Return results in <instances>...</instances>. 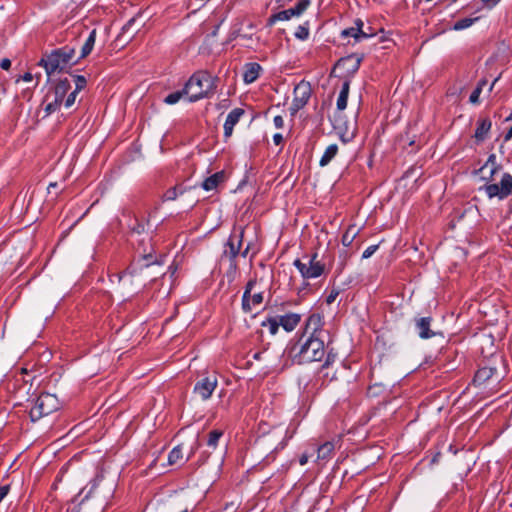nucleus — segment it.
<instances>
[{
	"mask_svg": "<svg viewBox=\"0 0 512 512\" xmlns=\"http://www.w3.org/2000/svg\"><path fill=\"white\" fill-rule=\"evenodd\" d=\"M324 355V342L320 338L311 335L303 344H301L298 353L295 354V359L299 364H303L321 361Z\"/></svg>",
	"mask_w": 512,
	"mask_h": 512,
	"instance_id": "3",
	"label": "nucleus"
},
{
	"mask_svg": "<svg viewBox=\"0 0 512 512\" xmlns=\"http://www.w3.org/2000/svg\"><path fill=\"white\" fill-rule=\"evenodd\" d=\"M96 487V483H93L92 484V487L91 489L89 490L88 494L85 496V498H88L89 494L91 493L92 489H94Z\"/></svg>",
	"mask_w": 512,
	"mask_h": 512,
	"instance_id": "55",
	"label": "nucleus"
},
{
	"mask_svg": "<svg viewBox=\"0 0 512 512\" xmlns=\"http://www.w3.org/2000/svg\"><path fill=\"white\" fill-rule=\"evenodd\" d=\"M364 32H365V33H373V32L371 31V28H370V27H369V30H366V31H364Z\"/></svg>",
	"mask_w": 512,
	"mask_h": 512,
	"instance_id": "61",
	"label": "nucleus"
},
{
	"mask_svg": "<svg viewBox=\"0 0 512 512\" xmlns=\"http://www.w3.org/2000/svg\"><path fill=\"white\" fill-rule=\"evenodd\" d=\"M483 189L489 198L505 199L512 193V176L509 173H503L499 183L486 184Z\"/></svg>",
	"mask_w": 512,
	"mask_h": 512,
	"instance_id": "6",
	"label": "nucleus"
},
{
	"mask_svg": "<svg viewBox=\"0 0 512 512\" xmlns=\"http://www.w3.org/2000/svg\"><path fill=\"white\" fill-rule=\"evenodd\" d=\"M303 278H317L324 273L325 264L315 253L312 256H304L302 260L297 259L294 262Z\"/></svg>",
	"mask_w": 512,
	"mask_h": 512,
	"instance_id": "5",
	"label": "nucleus"
},
{
	"mask_svg": "<svg viewBox=\"0 0 512 512\" xmlns=\"http://www.w3.org/2000/svg\"><path fill=\"white\" fill-rule=\"evenodd\" d=\"M183 459H184V455H183V452H182V446L181 445H177L169 453L168 463L170 465H175V464L179 463L180 461H183Z\"/></svg>",
	"mask_w": 512,
	"mask_h": 512,
	"instance_id": "28",
	"label": "nucleus"
},
{
	"mask_svg": "<svg viewBox=\"0 0 512 512\" xmlns=\"http://www.w3.org/2000/svg\"><path fill=\"white\" fill-rule=\"evenodd\" d=\"M330 362V355L327 356L324 366H328Z\"/></svg>",
	"mask_w": 512,
	"mask_h": 512,
	"instance_id": "56",
	"label": "nucleus"
},
{
	"mask_svg": "<svg viewBox=\"0 0 512 512\" xmlns=\"http://www.w3.org/2000/svg\"><path fill=\"white\" fill-rule=\"evenodd\" d=\"M39 79H40V75H36L37 83L39 82Z\"/></svg>",
	"mask_w": 512,
	"mask_h": 512,
	"instance_id": "62",
	"label": "nucleus"
},
{
	"mask_svg": "<svg viewBox=\"0 0 512 512\" xmlns=\"http://www.w3.org/2000/svg\"><path fill=\"white\" fill-rule=\"evenodd\" d=\"M499 167L495 163V155L489 156L486 163L479 169L481 174H484L486 171L489 172V178H493V176L498 172Z\"/></svg>",
	"mask_w": 512,
	"mask_h": 512,
	"instance_id": "24",
	"label": "nucleus"
},
{
	"mask_svg": "<svg viewBox=\"0 0 512 512\" xmlns=\"http://www.w3.org/2000/svg\"><path fill=\"white\" fill-rule=\"evenodd\" d=\"M309 5V0H299L295 7L271 15L268 19V25L272 26L276 21H286L294 16H299L307 9Z\"/></svg>",
	"mask_w": 512,
	"mask_h": 512,
	"instance_id": "9",
	"label": "nucleus"
},
{
	"mask_svg": "<svg viewBox=\"0 0 512 512\" xmlns=\"http://www.w3.org/2000/svg\"><path fill=\"white\" fill-rule=\"evenodd\" d=\"M218 384L217 376L215 374L208 375L197 381L194 386V393L202 400H208Z\"/></svg>",
	"mask_w": 512,
	"mask_h": 512,
	"instance_id": "10",
	"label": "nucleus"
},
{
	"mask_svg": "<svg viewBox=\"0 0 512 512\" xmlns=\"http://www.w3.org/2000/svg\"><path fill=\"white\" fill-rule=\"evenodd\" d=\"M225 174L224 172H217L214 175L205 179L202 183L203 189L206 191H211L215 189L220 183L224 181Z\"/></svg>",
	"mask_w": 512,
	"mask_h": 512,
	"instance_id": "19",
	"label": "nucleus"
},
{
	"mask_svg": "<svg viewBox=\"0 0 512 512\" xmlns=\"http://www.w3.org/2000/svg\"><path fill=\"white\" fill-rule=\"evenodd\" d=\"M308 459L309 456L306 453L302 454L299 458L300 465H305L308 462Z\"/></svg>",
	"mask_w": 512,
	"mask_h": 512,
	"instance_id": "48",
	"label": "nucleus"
},
{
	"mask_svg": "<svg viewBox=\"0 0 512 512\" xmlns=\"http://www.w3.org/2000/svg\"><path fill=\"white\" fill-rule=\"evenodd\" d=\"M177 510H178L177 512H188V507L187 506H180V507H178Z\"/></svg>",
	"mask_w": 512,
	"mask_h": 512,
	"instance_id": "51",
	"label": "nucleus"
},
{
	"mask_svg": "<svg viewBox=\"0 0 512 512\" xmlns=\"http://www.w3.org/2000/svg\"><path fill=\"white\" fill-rule=\"evenodd\" d=\"M358 233L359 229L355 225H350L342 237V244L347 247L350 246Z\"/></svg>",
	"mask_w": 512,
	"mask_h": 512,
	"instance_id": "27",
	"label": "nucleus"
},
{
	"mask_svg": "<svg viewBox=\"0 0 512 512\" xmlns=\"http://www.w3.org/2000/svg\"><path fill=\"white\" fill-rule=\"evenodd\" d=\"M337 152L338 146L336 144L329 145L320 159V166H326L336 156Z\"/></svg>",
	"mask_w": 512,
	"mask_h": 512,
	"instance_id": "26",
	"label": "nucleus"
},
{
	"mask_svg": "<svg viewBox=\"0 0 512 512\" xmlns=\"http://www.w3.org/2000/svg\"><path fill=\"white\" fill-rule=\"evenodd\" d=\"M507 120H512V112L511 115L507 118Z\"/></svg>",
	"mask_w": 512,
	"mask_h": 512,
	"instance_id": "63",
	"label": "nucleus"
},
{
	"mask_svg": "<svg viewBox=\"0 0 512 512\" xmlns=\"http://www.w3.org/2000/svg\"><path fill=\"white\" fill-rule=\"evenodd\" d=\"M491 121L490 119L488 118H483V119H480L478 121V127L476 128V131H475V138L478 140V141H483L489 130L491 129Z\"/></svg>",
	"mask_w": 512,
	"mask_h": 512,
	"instance_id": "20",
	"label": "nucleus"
},
{
	"mask_svg": "<svg viewBox=\"0 0 512 512\" xmlns=\"http://www.w3.org/2000/svg\"><path fill=\"white\" fill-rule=\"evenodd\" d=\"M256 283L253 280L248 281L246 288H253Z\"/></svg>",
	"mask_w": 512,
	"mask_h": 512,
	"instance_id": "52",
	"label": "nucleus"
},
{
	"mask_svg": "<svg viewBox=\"0 0 512 512\" xmlns=\"http://www.w3.org/2000/svg\"><path fill=\"white\" fill-rule=\"evenodd\" d=\"M378 245H371L365 249L363 252L362 258L367 259L371 257L378 249Z\"/></svg>",
	"mask_w": 512,
	"mask_h": 512,
	"instance_id": "41",
	"label": "nucleus"
},
{
	"mask_svg": "<svg viewBox=\"0 0 512 512\" xmlns=\"http://www.w3.org/2000/svg\"><path fill=\"white\" fill-rule=\"evenodd\" d=\"M59 408L60 401L56 395L42 393L33 401L29 416L31 421L35 422L57 411Z\"/></svg>",
	"mask_w": 512,
	"mask_h": 512,
	"instance_id": "4",
	"label": "nucleus"
},
{
	"mask_svg": "<svg viewBox=\"0 0 512 512\" xmlns=\"http://www.w3.org/2000/svg\"><path fill=\"white\" fill-rule=\"evenodd\" d=\"M243 114L244 110L241 108H235L228 114L224 123V136L226 138H229L232 135L234 126L239 122V119Z\"/></svg>",
	"mask_w": 512,
	"mask_h": 512,
	"instance_id": "12",
	"label": "nucleus"
},
{
	"mask_svg": "<svg viewBox=\"0 0 512 512\" xmlns=\"http://www.w3.org/2000/svg\"><path fill=\"white\" fill-rule=\"evenodd\" d=\"M77 90H74L72 91L66 98L65 100V107L66 108H70L76 101V97H77Z\"/></svg>",
	"mask_w": 512,
	"mask_h": 512,
	"instance_id": "38",
	"label": "nucleus"
},
{
	"mask_svg": "<svg viewBox=\"0 0 512 512\" xmlns=\"http://www.w3.org/2000/svg\"><path fill=\"white\" fill-rule=\"evenodd\" d=\"M481 92H482L481 85H477V87L471 93L470 98H469V100L472 104H477L479 102V96H480Z\"/></svg>",
	"mask_w": 512,
	"mask_h": 512,
	"instance_id": "37",
	"label": "nucleus"
},
{
	"mask_svg": "<svg viewBox=\"0 0 512 512\" xmlns=\"http://www.w3.org/2000/svg\"><path fill=\"white\" fill-rule=\"evenodd\" d=\"M498 79H499V77H497V78L492 82V84H491V86H490V88H489V90H490V91H492V89L494 88V85H495V83L498 81Z\"/></svg>",
	"mask_w": 512,
	"mask_h": 512,
	"instance_id": "54",
	"label": "nucleus"
},
{
	"mask_svg": "<svg viewBox=\"0 0 512 512\" xmlns=\"http://www.w3.org/2000/svg\"><path fill=\"white\" fill-rule=\"evenodd\" d=\"M70 88L71 85L67 78L59 80L54 89L55 100L62 103Z\"/></svg>",
	"mask_w": 512,
	"mask_h": 512,
	"instance_id": "18",
	"label": "nucleus"
},
{
	"mask_svg": "<svg viewBox=\"0 0 512 512\" xmlns=\"http://www.w3.org/2000/svg\"><path fill=\"white\" fill-rule=\"evenodd\" d=\"M309 36V29L305 26H299L295 32V37L300 40H305Z\"/></svg>",
	"mask_w": 512,
	"mask_h": 512,
	"instance_id": "35",
	"label": "nucleus"
},
{
	"mask_svg": "<svg viewBox=\"0 0 512 512\" xmlns=\"http://www.w3.org/2000/svg\"><path fill=\"white\" fill-rule=\"evenodd\" d=\"M350 82L344 81L342 84V89L337 99V109L339 111H343L347 107V99L349 95Z\"/></svg>",
	"mask_w": 512,
	"mask_h": 512,
	"instance_id": "23",
	"label": "nucleus"
},
{
	"mask_svg": "<svg viewBox=\"0 0 512 512\" xmlns=\"http://www.w3.org/2000/svg\"><path fill=\"white\" fill-rule=\"evenodd\" d=\"M311 96V86L309 83L301 81L294 88V99L290 107L291 114H296L308 102Z\"/></svg>",
	"mask_w": 512,
	"mask_h": 512,
	"instance_id": "8",
	"label": "nucleus"
},
{
	"mask_svg": "<svg viewBox=\"0 0 512 512\" xmlns=\"http://www.w3.org/2000/svg\"><path fill=\"white\" fill-rule=\"evenodd\" d=\"M362 61V57L358 56V55H350L348 56L347 58L345 59H341L339 61V64H346V63H349V62H353V65L351 67V70L353 72L357 71L359 66H360V63Z\"/></svg>",
	"mask_w": 512,
	"mask_h": 512,
	"instance_id": "33",
	"label": "nucleus"
},
{
	"mask_svg": "<svg viewBox=\"0 0 512 512\" xmlns=\"http://www.w3.org/2000/svg\"><path fill=\"white\" fill-rule=\"evenodd\" d=\"M223 435V431L222 430H212L210 433H209V436H208V440H207V445L213 449H215L218 445V441L219 439L222 437Z\"/></svg>",
	"mask_w": 512,
	"mask_h": 512,
	"instance_id": "29",
	"label": "nucleus"
},
{
	"mask_svg": "<svg viewBox=\"0 0 512 512\" xmlns=\"http://www.w3.org/2000/svg\"><path fill=\"white\" fill-rule=\"evenodd\" d=\"M344 36H352L355 39L360 38H369L374 36V33H365L363 30V22L361 20H357L355 22V27H351L349 29H346L342 32Z\"/></svg>",
	"mask_w": 512,
	"mask_h": 512,
	"instance_id": "16",
	"label": "nucleus"
},
{
	"mask_svg": "<svg viewBox=\"0 0 512 512\" xmlns=\"http://www.w3.org/2000/svg\"><path fill=\"white\" fill-rule=\"evenodd\" d=\"M61 104L62 103H60V102H58L57 100L54 99L52 102H50V103H48L46 105V107H45L46 114L49 115V114L55 112L56 110L59 109Z\"/></svg>",
	"mask_w": 512,
	"mask_h": 512,
	"instance_id": "36",
	"label": "nucleus"
},
{
	"mask_svg": "<svg viewBox=\"0 0 512 512\" xmlns=\"http://www.w3.org/2000/svg\"><path fill=\"white\" fill-rule=\"evenodd\" d=\"M74 55L75 49L65 46L52 51L46 57H42L38 65L44 67L49 81L53 73L64 70L68 64L77 62L73 61Z\"/></svg>",
	"mask_w": 512,
	"mask_h": 512,
	"instance_id": "2",
	"label": "nucleus"
},
{
	"mask_svg": "<svg viewBox=\"0 0 512 512\" xmlns=\"http://www.w3.org/2000/svg\"><path fill=\"white\" fill-rule=\"evenodd\" d=\"M237 509V506L232 502L230 504H227L224 508L226 512H235Z\"/></svg>",
	"mask_w": 512,
	"mask_h": 512,
	"instance_id": "46",
	"label": "nucleus"
},
{
	"mask_svg": "<svg viewBox=\"0 0 512 512\" xmlns=\"http://www.w3.org/2000/svg\"><path fill=\"white\" fill-rule=\"evenodd\" d=\"M177 196H178L177 187H173L166 191V193L164 194V199L168 200V201L175 200L177 198Z\"/></svg>",
	"mask_w": 512,
	"mask_h": 512,
	"instance_id": "39",
	"label": "nucleus"
},
{
	"mask_svg": "<svg viewBox=\"0 0 512 512\" xmlns=\"http://www.w3.org/2000/svg\"><path fill=\"white\" fill-rule=\"evenodd\" d=\"M169 270H170L169 274H164L163 275V281H166L167 279H169L171 286L178 285V283H176L177 268L176 267H174V268L170 267Z\"/></svg>",
	"mask_w": 512,
	"mask_h": 512,
	"instance_id": "34",
	"label": "nucleus"
},
{
	"mask_svg": "<svg viewBox=\"0 0 512 512\" xmlns=\"http://www.w3.org/2000/svg\"><path fill=\"white\" fill-rule=\"evenodd\" d=\"M511 138H512V126L509 128V130H508V131H507V133L505 134V136H504V140H505V141H509Z\"/></svg>",
	"mask_w": 512,
	"mask_h": 512,
	"instance_id": "50",
	"label": "nucleus"
},
{
	"mask_svg": "<svg viewBox=\"0 0 512 512\" xmlns=\"http://www.w3.org/2000/svg\"><path fill=\"white\" fill-rule=\"evenodd\" d=\"M135 22H136V19H135V18L130 19V20H129V21H128L124 26H123V28H122L123 33L128 32V31L131 29V27L134 25V23H135Z\"/></svg>",
	"mask_w": 512,
	"mask_h": 512,
	"instance_id": "44",
	"label": "nucleus"
},
{
	"mask_svg": "<svg viewBox=\"0 0 512 512\" xmlns=\"http://www.w3.org/2000/svg\"><path fill=\"white\" fill-rule=\"evenodd\" d=\"M262 70L261 66L258 63L252 62L247 63L244 66L243 80L246 84L253 83L258 77L259 73Z\"/></svg>",
	"mask_w": 512,
	"mask_h": 512,
	"instance_id": "13",
	"label": "nucleus"
},
{
	"mask_svg": "<svg viewBox=\"0 0 512 512\" xmlns=\"http://www.w3.org/2000/svg\"><path fill=\"white\" fill-rule=\"evenodd\" d=\"M248 250H249V246H247V248L242 252V255L245 257L248 253Z\"/></svg>",
	"mask_w": 512,
	"mask_h": 512,
	"instance_id": "57",
	"label": "nucleus"
},
{
	"mask_svg": "<svg viewBox=\"0 0 512 512\" xmlns=\"http://www.w3.org/2000/svg\"><path fill=\"white\" fill-rule=\"evenodd\" d=\"M242 236L243 232L239 235L233 234L229 237L220 260L221 265L228 264L229 267H234L233 260L239 253L242 244Z\"/></svg>",
	"mask_w": 512,
	"mask_h": 512,
	"instance_id": "7",
	"label": "nucleus"
},
{
	"mask_svg": "<svg viewBox=\"0 0 512 512\" xmlns=\"http://www.w3.org/2000/svg\"><path fill=\"white\" fill-rule=\"evenodd\" d=\"M215 79L207 72L193 74L184 86V93L190 102L198 101L209 95L215 88Z\"/></svg>",
	"mask_w": 512,
	"mask_h": 512,
	"instance_id": "1",
	"label": "nucleus"
},
{
	"mask_svg": "<svg viewBox=\"0 0 512 512\" xmlns=\"http://www.w3.org/2000/svg\"><path fill=\"white\" fill-rule=\"evenodd\" d=\"M335 449V444L333 441H327L320 445L317 449V459L318 460H328Z\"/></svg>",
	"mask_w": 512,
	"mask_h": 512,
	"instance_id": "22",
	"label": "nucleus"
},
{
	"mask_svg": "<svg viewBox=\"0 0 512 512\" xmlns=\"http://www.w3.org/2000/svg\"><path fill=\"white\" fill-rule=\"evenodd\" d=\"M477 19L478 18L460 19L453 24L452 29L456 30V31L466 29V28L470 27Z\"/></svg>",
	"mask_w": 512,
	"mask_h": 512,
	"instance_id": "30",
	"label": "nucleus"
},
{
	"mask_svg": "<svg viewBox=\"0 0 512 512\" xmlns=\"http://www.w3.org/2000/svg\"><path fill=\"white\" fill-rule=\"evenodd\" d=\"M186 97V93H184V88L180 91H175L167 95L164 99V102L169 105L176 104L180 99Z\"/></svg>",
	"mask_w": 512,
	"mask_h": 512,
	"instance_id": "31",
	"label": "nucleus"
},
{
	"mask_svg": "<svg viewBox=\"0 0 512 512\" xmlns=\"http://www.w3.org/2000/svg\"><path fill=\"white\" fill-rule=\"evenodd\" d=\"M262 326L268 327L269 332L272 335H275L279 329L280 321L278 317L275 318H269L267 321L263 322Z\"/></svg>",
	"mask_w": 512,
	"mask_h": 512,
	"instance_id": "32",
	"label": "nucleus"
},
{
	"mask_svg": "<svg viewBox=\"0 0 512 512\" xmlns=\"http://www.w3.org/2000/svg\"><path fill=\"white\" fill-rule=\"evenodd\" d=\"M56 185H57L56 183H51V184H50V186H49V188H50V187L55 188V187H56Z\"/></svg>",
	"mask_w": 512,
	"mask_h": 512,
	"instance_id": "60",
	"label": "nucleus"
},
{
	"mask_svg": "<svg viewBox=\"0 0 512 512\" xmlns=\"http://www.w3.org/2000/svg\"><path fill=\"white\" fill-rule=\"evenodd\" d=\"M322 317L320 314H312L308 317L305 325V331L311 332V335L315 336V333L322 328Z\"/></svg>",
	"mask_w": 512,
	"mask_h": 512,
	"instance_id": "17",
	"label": "nucleus"
},
{
	"mask_svg": "<svg viewBox=\"0 0 512 512\" xmlns=\"http://www.w3.org/2000/svg\"><path fill=\"white\" fill-rule=\"evenodd\" d=\"M273 141L276 145H280L283 141V137L281 134L277 133L273 136Z\"/></svg>",
	"mask_w": 512,
	"mask_h": 512,
	"instance_id": "47",
	"label": "nucleus"
},
{
	"mask_svg": "<svg viewBox=\"0 0 512 512\" xmlns=\"http://www.w3.org/2000/svg\"><path fill=\"white\" fill-rule=\"evenodd\" d=\"M431 321V317H422L416 320V327L421 338L428 339L434 336V332L430 329Z\"/></svg>",
	"mask_w": 512,
	"mask_h": 512,
	"instance_id": "15",
	"label": "nucleus"
},
{
	"mask_svg": "<svg viewBox=\"0 0 512 512\" xmlns=\"http://www.w3.org/2000/svg\"><path fill=\"white\" fill-rule=\"evenodd\" d=\"M339 292L337 290H332L331 293L326 298V303L331 304L333 303L336 298L338 297Z\"/></svg>",
	"mask_w": 512,
	"mask_h": 512,
	"instance_id": "42",
	"label": "nucleus"
},
{
	"mask_svg": "<svg viewBox=\"0 0 512 512\" xmlns=\"http://www.w3.org/2000/svg\"><path fill=\"white\" fill-rule=\"evenodd\" d=\"M33 78H34V76H33L31 73H29V72L25 73V74L22 76V80H23V81H26V82H30V81H32V80H33Z\"/></svg>",
	"mask_w": 512,
	"mask_h": 512,
	"instance_id": "49",
	"label": "nucleus"
},
{
	"mask_svg": "<svg viewBox=\"0 0 512 512\" xmlns=\"http://www.w3.org/2000/svg\"><path fill=\"white\" fill-rule=\"evenodd\" d=\"M273 122H274L275 127L278 129H281L284 126V119L280 115L275 116Z\"/></svg>",
	"mask_w": 512,
	"mask_h": 512,
	"instance_id": "43",
	"label": "nucleus"
},
{
	"mask_svg": "<svg viewBox=\"0 0 512 512\" xmlns=\"http://www.w3.org/2000/svg\"><path fill=\"white\" fill-rule=\"evenodd\" d=\"M487 81L485 79L481 80L478 85H481V89L486 85Z\"/></svg>",
	"mask_w": 512,
	"mask_h": 512,
	"instance_id": "53",
	"label": "nucleus"
},
{
	"mask_svg": "<svg viewBox=\"0 0 512 512\" xmlns=\"http://www.w3.org/2000/svg\"><path fill=\"white\" fill-rule=\"evenodd\" d=\"M496 372V368L493 367H483L480 368L473 379L474 383H477L479 385L484 384L486 381H488Z\"/></svg>",
	"mask_w": 512,
	"mask_h": 512,
	"instance_id": "21",
	"label": "nucleus"
},
{
	"mask_svg": "<svg viewBox=\"0 0 512 512\" xmlns=\"http://www.w3.org/2000/svg\"><path fill=\"white\" fill-rule=\"evenodd\" d=\"M0 67L4 70H8L11 67V61L8 58H3L0 62Z\"/></svg>",
	"mask_w": 512,
	"mask_h": 512,
	"instance_id": "45",
	"label": "nucleus"
},
{
	"mask_svg": "<svg viewBox=\"0 0 512 512\" xmlns=\"http://www.w3.org/2000/svg\"><path fill=\"white\" fill-rule=\"evenodd\" d=\"M254 358L255 359H259L260 358V353H255Z\"/></svg>",
	"mask_w": 512,
	"mask_h": 512,
	"instance_id": "59",
	"label": "nucleus"
},
{
	"mask_svg": "<svg viewBox=\"0 0 512 512\" xmlns=\"http://www.w3.org/2000/svg\"><path fill=\"white\" fill-rule=\"evenodd\" d=\"M253 290H245L242 297V308L245 312H252L253 310L258 309L263 300L262 292L252 293Z\"/></svg>",
	"mask_w": 512,
	"mask_h": 512,
	"instance_id": "11",
	"label": "nucleus"
},
{
	"mask_svg": "<svg viewBox=\"0 0 512 512\" xmlns=\"http://www.w3.org/2000/svg\"><path fill=\"white\" fill-rule=\"evenodd\" d=\"M218 28H219L218 26L215 28V30L211 34L212 36H216L217 35Z\"/></svg>",
	"mask_w": 512,
	"mask_h": 512,
	"instance_id": "58",
	"label": "nucleus"
},
{
	"mask_svg": "<svg viewBox=\"0 0 512 512\" xmlns=\"http://www.w3.org/2000/svg\"><path fill=\"white\" fill-rule=\"evenodd\" d=\"M95 40H96V30H92L87 38V40L85 41L84 45L82 46L81 48V56L80 58H85L86 56H88L93 47H94V44H95Z\"/></svg>",
	"mask_w": 512,
	"mask_h": 512,
	"instance_id": "25",
	"label": "nucleus"
},
{
	"mask_svg": "<svg viewBox=\"0 0 512 512\" xmlns=\"http://www.w3.org/2000/svg\"><path fill=\"white\" fill-rule=\"evenodd\" d=\"M75 82H76V88L75 90H77V92H79L80 90H82L85 85H86V79L84 76H76L75 77Z\"/></svg>",
	"mask_w": 512,
	"mask_h": 512,
	"instance_id": "40",
	"label": "nucleus"
},
{
	"mask_svg": "<svg viewBox=\"0 0 512 512\" xmlns=\"http://www.w3.org/2000/svg\"><path fill=\"white\" fill-rule=\"evenodd\" d=\"M280 325L287 332L293 331L301 320V316L296 313H289L286 315L279 316Z\"/></svg>",
	"mask_w": 512,
	"mask_h": 512,
	"instance_id": "14",
	"label": "nucleus"
}]
</instances>
